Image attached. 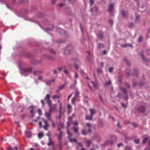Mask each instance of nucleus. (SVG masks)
I'll return each mask as SVG.
<instances>
[{
	"label": "nucleus",
	"instance_id": "obj_52",
	"mask_svg": "<svg viewBox=\"0 0 150 150\" xmlns=\"http://www.w3.org/2000/svg\"><path fill=\"white\" fill-rule=\"evenodd\" d=\"M125 85L126 86V87H127V88H129L130 87L129 85L127 83H125Z\"/></svg>",
	"mask_w": 150,
	"mask_h": 150
},
{
	"label": "nucleus",
	"instance_id": "obj_8",
	"mask_svg": "<svg viewBox=\"0 0 150 150\" xmlns=\"http://www.w3.org/2000/svg\"><path fill=\"white\" fill-rule=\"evenodd\" d=\"M97 36L98 38L102 40L103 37V33L101 31L99 32L98 34H97Z\"/></svg>",
	"mask_w": 150,
	"mask_h": 150
},
{
	"label": "nucleus",
	"instance_id": "obj_4",
	"mask_svg": "<svg viewBox=\"0 0 150 150\" xmlns=\"http://www.w3.org/2000/svg\"><path fill=\"white\" fill-rule=\"evenodd\" d=\"M120 89L122 92L124 94L125 96L123 98L124 99L126 100H127L128 99V96L127 93V91L125 89L123 88H121Z\"/></svg>",
	"mask_w": 150,
	"mask_h": 150
},
{
	"label": "nucleus",
	"instance_id": "obj_63",
	"mask_svg": "<svg viewBox=\"0 0 150 150\" xmlns=\"http://www.w3.org/2000/svg\"><path fill=\"white\" fill-rule=\"evenodd\" d=\"M56 1V0H52V4H54L55 3Z\"/></svg>",
	"mask_w": 150,
	"mask_h": 150
},
{
	"label": "nucleus",
	"instance_id": "obj_48",
	"mask_svg": "<svg viewBox=\"0 0 150 150\" xmlns=\"http://www.w3.org/2000/svg\"><path fill=\"white\" fill-rule=\"evenodd\" d=\"M41 102L43 106H44L45 105V103L44 100L43 99H42L41 100Z\"/></svg>",
	"mask_w": 150,
	"mask_h": 150
},
{
	"label": "nucleus",
	"instance_id": "obj_20",
	"mask_svg": "<svg viewBox=\"0 0 150 150\" xmlns=\"http://www.w3.org/2000/svg\"><path fill=\"white\" fill-rule=\"evenodd\" d=\"M62 132H61L60 134L58 136V139L59 140V142L61 141V139L62 138Z\"/></svg>",
	"mask_w": 150,
	"mask_h": 150
},
{
	"label": "nucleus",
	"instance_id": "obj_14",
	"mask_svg": "<svg viewBox=\"0 0 150 150\" xmlns=\"http://www.w3.org/2000/svg\"><path fill=\"white\" fill-rule=\"evenodd\" d=\"M61 96V94H59V95H53L52 96V98L53 99H59L60 98Z\"/></svg>",
	"mask_w": 150,
	"mask_h": 150
},
{
	"label": "nucleus",
	"instance_id": "obj_26",
	"mask_svg": "<svg viewBox=\"0 0 150 150\" xmlns=\"http://www.w3.org/2000/svg\"><path fill=\"white\" fill-rule=\"evenodd\" d=\"M104 47V45L103 44L99 43L98 45V47L99 48H103Z\"/></svg>",
	"mask_w": 150,
	"mask_h": 150
},
{
	"label": "nucleus",
	"instance_id": "obj_17",
	"mask_svg": "<svg viewBox=\"0 0 150 150\" xmlns=\"http://www.w3.org/2000/svg\"><path fill=\"white\" fill-rule=\"evenodd\" d=\"M110 144L112 145L113 144V142L112 140H108L105 142L104 144L102 145V146H104L105 145H106L107 144Z\"/></svg>",
	"mask_w": 150,
	"mask_h": 150
},
{
	"label": "nucleus",
	"instance_id": "obj_23",
	"mask_svg": "<svg viewBox=\"0 0 150 150\" xmlns=\"http://www.w3.org/2000/svg\"><path fill=\"white\" fill-rule=\"evenodd\" d=\"M74 77L75 78V79L74 80V82L75 83H76V79L77 78L79 77V75L76 72H75V75L74 76Z\"/></svg>",
	"mask_w": 150,
	"mask_h": 150
},
{
	"label": "nucleus",
	"instance_id": "obj_33",
	"mask_svg": "<svg viewBox=\"0 0 150 150\" xmlns=\"http://www.w3.org/2000/svg\"><path fill=\"white\" fill-rule=\"evenodd\" d=\"M122 14L124 16H126L127 14V12L126 11H123L122 12Z\"/></svg>",
	"mask_w": 150,
	"mask_h": 150
},
{
	"label": "nucleus",
	"instance_id": "obj_32",
	"mask_svg": "<svg viewBox=\"0 0 150 150\" xmlns=\"http://www.w3.org/2000/svg\"><path fill=\"white\" fill-rule=\"evenodd\" d=\"M92 83L94 87L95 88H97L98 86V84L97 83H95L93 82H92Z\"/></svg>",
	"mask_w": 150,
	"mask_h": 150
},
{
	"label": "nucleus",
	"instance_id": "obj_6",
	"mask_svg": "<svg viewBox=\"0 0 150 150\" xmlns=\"http://www.w3.org/2000/svg\"><path fill=\"white\" fill-rule=\"evenodd\" d=\"M78 145L79 146V147H77V149L79 150H85V149L83 147V144L81 142H78Z\"/></svg>",
	"mask_w": 150,
	"mask_h": 150
},
{
	"label": "nucleus",
	"instance_id": "obj_57",
	"mask_svg": "<svg viewBox=\"0 0 150 150\" xmlns=\"http://www.w3.org/2000/svg\"><path fill=\"white\" fill-rule=\"evenodd\" d=\"M124 60L126 62V63L128 64H129V62L127 61V60L126 59H124Z\"/></svg>",
	"mask_w": 150,
	"mask_h": 150
},
{
	"label": "nucleus",
	"instance_id": "obj_39",
	"mask_svg": "<svg viewBox=\"0 0 150 150\" xmlns=\"http://www.w3.org/2000/svg\"><path fill=\"white\" fill-rule=\"evenodd\" d=\"M134 141L136 144H138L139 142V140L138 139H135Z\"/></svg>",
	"mask_w": 150,
	"mask_h": 150
},
{
	"label": "nucleus",
	"instance_id": "obj_22",
	"mask_svg": "<svg viewBox=\"0 0 150 150\" xmlns=\"http://www.w3.org/2000/svg\"><path fill=\"white\" fill-rule=\"evenodd\" d=\"M26 135L28 138H30L31 137V133L30 132H26Z\"/></svg>",
	"mask_w": 150,
	"mask_h": 150
},
{
	"label": "nucleus",
	"instance_id": "obj_36",
	"mask_svg": "<svg viewBox=\"0 0 150 150\" xmlns=\"http://www.w3.org/2000/svg\"><path fill=\"white\" fill-rule=\"evenodd\" d=\"M51 121L52 124V127L53 128H54L55 127V124L54 122L52 120H51Z\"/></svg>",
	"mask_w": 150,
	"mask_h": 150
},
{
	"label": "nucleus",
	"instance_id": "obj_58",
	"mask_svg": "<svg viewBox=\"0 0 150 150\" xmlns=\"http://www.w3.org/2000/svg\"><path fill=\"white\" fill-rule=\"evenodd\" d=\"M110 23L112 25L113 24V21L112 20H110L109 21Z\"/></svg>",
	"mask_w": 150,
	"mask_h": 150
},
{
	"label": "nucleus",
	"instance_id": "obj_27",
	"mask_svg": "<svg viewBox=\"0 0 150 150\" xmlns=\"http://www.w3.org/2000/svg\"><path fill=\"white\" fill-rule=\"evenodd\" d=\"M111 83V82L110 81H107L106 83L104 84V86H108L109 85H110Z\"/></svg>",
	"mask_w": 150,
	"mask_h": 150
},
{
	"label": "nucleus",
	"instance_id": "obj_64",
	"mask_svg": "<svg viewBox=\"0 0 150 150\" xmlns=\"http://www.w3.org/2000/svg\"><path fill=\"white\" fill-rule=\"evenodd\" d=\"M126 75L127 77H128L130 76V74L129 72H127L126 73Z\"/></svg>",
	"mask_w": 150,
	"mask_h": 150
},
{
	"label": "nucleus",
	"instance_id": "obj_5",
	"mask_svg": "<svg viewBox=\"0 0 150 150\" xmlns=\"http://www.w3.org/2000/svg\"><path fill=\"white\" fill-rule=\"evenodd\" d=\"M52 103L50 106H49L50 107V111L51 112L52 111H55L57 110V105L56 104H54L52 105Z\"/></svg>",
	"mask_w": 150,
	"mask_h": 150
},
{
	"label": "nucleus",
	"instance_id": "obj_19",
	"mask_svg": "<svg viewBox=\"0 0 150 150\" xmlns=\"http://www.w3.org/2000/svg\"><path fill=\"white\" fill-rule=\"evenodd\" d=\"M72 110L71 106L69 104H68L67 105V110L68 113H70L71 112Z\"/></svg>",
	"mask_w": 150,
	"mask_h": 150
},
{
	"label": "nucleus",
	"instance_id": "obj_45",
	"mask_svg": "<svg viewBox=\"0 0 150 150\" xmlns=\"http://www.w3.org/2000/svg\"><path fill=\"white\" fill-rule=\"evenodd\" d=\"M134 26V24L133 23H130L129 24V27H130V28L133 27Z\"/></svg>",
	"mask_w": 150,
	"mask_h": 150
},
{
	"label": "nucleus",
	"instance_id": "obj_16",
	"mask_svg": "<svg viewBox=\"0 0 150 150\" xmlns=\"http://www.w3.org/2000/svg\"><path fill=\"white\" fill-rule=\"evenodd\" d=\"M108 10L110 12V13H111L113 11V5L112 4H111L109 5Z\"/></svg>",
	"mask_w": 150,
	"mask_h": 150
},
{
	"label": "nucleus",
	"instance_id": "obj_34",
	"mask_svg": "<svg viewBox=\"0 0 150 150\" xmlns=\"http://www.w3.org/2000/svg\"><path fill=\"white\" fill-rule=\"evenodd\" d=\"M82 133L83 135H86L87 134V132L85 129L82 130Z\"/></svg>",
	"mask_w": 150,
	"mask_h": 150
},
{
	"label": "nucleus",
	"instance_id": "obj_24",
	"mask_svg": "<svg viewBox=\"0 0 150 150\" xmlns=\"http://www.w3.org/2000/svg\"><path fill=\"white\" fill-rule=\"evenodd\" d=\"M93 116L91 115L89 116L88 115H86V120H92Z\"/></svg>",
	"mask_w": 150,
	"mask_h": 150
},
{
	"label": "nucleus",
	"instance_id": "obj_61",
	"mask_svg": "<svg viewBox=\"0 0 150 150\" xmlns=\"http://www.w3.org/2000/svg\"><path fill=\"white\" fill-rule=\"evenodd\" d=\"M88 86H89V87L90 90L92 91H93V89L92 88H91V87L89 85H88Z\"/></svg>",
	"mask_w": 150,
	"mask_h": 150
},
{
	"label": "nucleus",
	"instance_id": "obj_3",
	"mask_svg": "<svg viewBox=\"0 0 150 150\" xmlns=\"http://www.w3.org/2000/svg\"><path fill=\"white\" fill-rule=\"evenodd\" d=\"M50 94H48L46 95L44 98L45 101L48 104V106H50L52 103L51 101L50 100Z\"/></svg>",
	"mask_w": 150,
	"mask_h": 150
},
{
	"label": "nucleus",
	"instance_id": "obj_11",
	"mask_svg": "<svg viewBox=\"0 0 150 150\" xmlns=\"http://www.w3.org/2000/svg\"><path fill=\"white\" fill-rule=\"evenodd\" d=\"M29 109L30 110V112L31 113L32 115L31 117H32L34 116L33 115V109L34 107L33 106H31L29 108Z\"/></svg>",
	"mask_w": 150,
	"mask_h": 150
},
{
	"label": "nucleus",
	"instance_id": "obj_60",
	"mask_svg": "<svg viewBox=\"0 0 150 150\" xmlns=\"http://www.w3.org/2000/svg\"><path fill=\"white\" fill-rule=\"evenodd\" d=\"M103 54H106V53H107V52H106V51L105 50H104L103 51Z\"/></svg>",
	"mask_w": 150,
	"mask_h": 150
},
{
	"label": "nucleus",
	"instance_id": "obj_46",
	"mask_svg": "<svg viewBox=\"0 0 150 150\" xmlns=\"http://www.w3.org/2000/svg\"><path fill=\"white\" fill-rule=\"evenodd\" d=\"M38 112L40 115H41L42 114V111L41 109H39L38 110Z\"/></svg>",
	"mask_w": 150,
	"mask_h": 150
},
{
	"label": "nucleus",
	"instance_id": "obj_25",
	"mask_svg": "<svg viewBox=\"0 0 150 150\" xmlns=\"http://www.w3.org/2000/svg\"><path fill=\"white\" fill-rule=\"evenodd\" d=\"M86 143L87 144V146L88 147L91 144L92 142L90 140H86Z\"/></svg>",
	"mask_w": 150,
	"mask_h": 150
},
{
	"label": "nucleus",
	"instance_id": "obj_54",
	"mask_svg": "<svg viewBox=\"0 0 150 150\" xmlns=\"http://www.w3.org/2000/svg\"><path fill=\"white\" fill-rule=\"evenodd\" d=\"M121 105L123 107H124V108H126V107H127V106L124 103H121Z\"/></svg>",
	"mask_w": 150,
	"mask_h": 150
},
{
	"label": "nucleus",
	"instance_id": "obj_47",
	"mask_svg": "<svg viewBox=\"0 0 150 150\" xmlns=\"http://www.w3.org/2000/svg\"><path fill=\"white\" fill-rule=\"evenodd\" d=\"M97 71L99 73H100L102 72V70L98 68L97 69Z\"/></svg>",
	"mask_w": 150,
	"mask_h": 150
},
{
	"label": "nucleus",
	"instance_id": "obj_38",
	"mask_svg": "<svg viewBox=\"0 0 150 150\" xmlns=\"http://www.w3.org/2000/svg\"><path fill=\"white\" fill-rule=\"evenodd\" d=\"M72 124L73 125H76L77 126H78V123L77 121H76L73 122L72 123Z\"/></svg>",
	"mask_w": 150,
	"mask_h": 150
},
{
	"label": "nucleus",
	"instance_id": "obj_7",
	"mask_svg": "<svg viewBox=\"0 0 150 150\" xmlns=\"http://www.w3.org/2000/svg\"><path fill=\"white\" fill-rule=\"evenodd\" d=\"M79 93L78 91H76L74 97L72 99V103H73L74 102L76 98L78 97L79 96Z\"/></svg>",
	"mask_w": 150,
	"mask_h": 150
},
{
	"label": "nucleus",
	"instance_id": "obj_1",
	"mask_svg": "<svg viewBox=\"0 0 150 150\" xmlns=\"http://www.w3.org/2000/svg\"><path fill=\"white\" fill-rule=\"evenodd\" d=\"M42 121L45 123V125L44 126H42V122H39V125L40 127L41 128L43 127L45 130H48L49 125L47 121L43 118H42Z\"/></svg>",
	"mask_w": 150,
	"mask_h": 150
},
{
	"label": "nucleus",
	"instance_id": "obj_15",
	"mask_svg": "<svg viewBox=\"0 0 150 150\" xmlns=\"http://www.w3.org/2000/svg\"><path fill=\"white\" fill-rule=\"evenodd\" d=\"M86 126L88 127V131L90 132H91V124L89 123H86Z\"/></svg>",
	"mask_w": 150,
	"mask_h": 150
},
{
	"label": "nucleus",
	"instance_id": "obj_40",
	"mask_svg": "<svg viewBox=\"0 0 150 150\" xmlns=\"http://www.w3.org/2000/svg\"><path fill=\"white\" fill-rule=\"evenodd\" d=\"M64 69V73L67 74V75H68V72L67 70L65 68L63 69Z\"/></svg>",
	"mask_w": 150,
	"mask_h": 150
},
{
	"label": "nucleus",
	"instance_id": "obj_12",
	"mask_svg": "<svg viewBox=\"0 0 150 150\" xmlns=\"http://www.w3.org/2000/svg\"><path fill=\"white\" fill-rule=\"evenodd\" d=\"M89 110L91 113V115L92 116L96 113V110L94 109H90Z\"/></svg>",
	"mask_w": 150,
	"mask_h": 150
},
{
	"label": "nucleus",
	"instance_id": "obj_42",
	"mask_svg": "<svg viewBox=\"0 0 150 150\" xmlns=\"http://www.w3.org/2000/svg\"><path fill=\"white\" fill-rule=\"evenodd\" d=\"M62 104L61 103H60V107H59V109H60V111H59V113H61V109H62Z\"/></svg>",
	"mask_w": 150,
	"mask_h": 150
},
{
	"label": "nucleus",
	"instance_id": "obj_29",
	"mask_svg": "<svg viewBox=\"0 0 150 150\" xmlns=\"http://www.w3.org/2000/svg\"><path fill=\"white\" fill-rule=\"evenodd\" d=\"M24 70L26 72H30L31 71L32 69L31 68H28L25 69Z\"/></svg>",
	"mask_w": 150,
	"mask_h": 150
},
{
	"label": "nucleus",
	"instance_id": "obj_10",
	"mask_svg": "<svg viewBox=\"0 0 150 150\" xmlns=\"http://www.w3.org/2000/svg\"><path fill=\"white\" fill-rule=\"evenodd\" d=\"M138 110L139 112H143L145 111V108L144 106H141L138 108Z\"/></svg>",
	"mask_w": 150,
	"mask_h": 150
},
{
	"label": "nucleus",
	"instance_id": "obj_9",
	"mask_svg": "<svg viewBox=\"0 0 150 150\" xmlns=\"http://www.w3.org/2000/svg\"><path fill=\"white\" fill-rule=\"evenodd\" d=\"M51 113L52 112L50 111L49 113H47V112L45 113V115L46 117L48 118L49 120H51Z\"/></svg>",
	"mask_w": 150,
	"mask_h": 150
},
{
	"label": "nucleus",
	"instance_id": "obj_31",
	"mask_svg": "<svg viewBox=\"0 0 150 150\" xmlns=\"http://www.w3.org/2000/svg\"><path fill=\"white\" fill-rule=\"evenodd\" d=\"M65 86V84H64V85H62L61 86H59L58 87L59 90H61L62 89L64 88Z\"/></svg>",
	"mask_w": 150,
	"mask_h": 150
},
{
	"label": "nucleus",
	"instance_id": "obj_62",
	"mask_svg": "<svg viewBox=\"0 0 150 150\" xmlns=\"http://www.w3.org/2000/svg\"><path fill=\"white\" fill-rule=\"evenodd\" d=\"M132 125L134 127H136L137 126V125L134 123H133Z\"/></svg>",
	"mask_w": 150,
	"mask_h": 150
},
{
	"label": "nucleus",
	"instance_id": "obj_13",
	"mask_svg": "<svg viewBox=\"0 0 150 150\" xmlns=\"http://www.w3.org/2000/svg\"><path fill=\"white\" fill-rule=\"evenodd\" d=\"M74 133H76L77 134H79L78 131L79 130V127H78L74 126L72 127Z\"/></svg>",
	"mask_w": 150,
	"mask_h": 150
},
{
	"label": "nucleus",
	"instance_id": "obj_2",
	"mask_svg": "<svg viewBox=\"0 0 150 150\" xmlns=\"http://www.w3.org/2000/svg\"><path fill=\"white\" fill-rule=\"evenodd\" d=\"M68 128L69 127L67 126ZM67 133L68 134V138L69 139V140L71 142H77V140L74 138L72 139L71 138L72 136V134L70 133V131L68 128L67 131Z\"/></svg>",
	"mask_w": 150,
	"mask_h": 150
},
{
	"label": "nucleus",
	"instance_id": "obj_21",
	"mask_svg": "<svg viewBox=\"0 0 150 150\" xmlns=\"http://www.w3.org/2000/svg\"><path fill=\"white\" fill-rule=\"evenodd\" d=\"M49 142L47 143V145L48 146H50L51 145H52L53 144L54 142L51 140V139L50 137H49Z\"/></svg>",
	"mask_w": 150,
	"mask_h": 150
},
{
	"label": "nucleus",
	"instance_id": "obj_53",
	"mask_svg": "<svg viewBox=\"0 0 150 150\" xmlns=\"http://www.w3.org/2000/svg\"><path fill=\"white\" fill-rule=\"evenodd\" d=\"M61 117V113H60V114L58 116L56 117L57 119H60Z\"/></svg>",
	"mask_w": 150,
	"mask_h": 150
},
{
	"label": "nucleus",
	"instance_id": "obj_28",
	"mask_svg": "<svg viewBox=\"0 0 150 150\" xmlns=\"http://www.w3.org/2000/svg\"><path fill=\"white\" fill-rule=\"evenodd\" d=\"M59 29V33L60 34H62L65 33V31L64 30L60 28Z\"/></svg>",
	"mask_w": 150,
	"mask_h": 150
},
{
	"label": "nucleus",
	"instance_id": "obj_50",
	"mask_svg": "<svg viewBox=\"0 0 150 150\" xmlns=\"http://www.w3.org/2000/svg\"><path fill=\"white\" fill-rule=\"evenodd\" d=\"M142 38L141 37L139 38L138 39V41L139 42H141L142 41Z\"/></svg>",
	"mask_w": 150,
	"mask_h": 150
},
{
	"label": "nucleus",
	"instance_id": "obj_49",
	"mask_svg": "<svg viewBox=\"0 0 150 150\" xmlns=\"http://www.w3.org/2000/svg\"><path fill=\"white\" fill-rule=\"evenodd\" d=\"M131 148L129 146H126L125 148V150H130Z\"/></svg>",
	"mask_w": 150,
	"mask_h": 150
},
{
	"label": "nucleus",
	"instance_id": "obj_35",
	"mask_svg": "<svg viewBox=\"0 0 150 150\" xmlns=\"http://www.w3.org/2000/svg\"><path fill=\"white\" fill-rule=\"evenodd\" d=\"M59 148L60 149H61L62 148V141H60V142H59Z\"/></svg>",
	"mask_w": 150,
	"mask_h": 150
},
{
	"label": "nucleus",
	"instance_id": "obj_43",
	"mask_svg": "<svg viewBox=\"0 0 150 150\" xmlns=\"http://www.w3.org/2000/svg\"><path fill=\"white\" fill-rule=\"evenodd\" d=\"M113 68L112 67H110L109 68L108 70L110 72H111L113 70Z\"/></svg>",
	"mask_w": 150,
	"mask_h": 150
},
{
	"label": "nucleus",
	"instance_id": "obj_55",
	"mask_svg": "<svg viewBox=\"0 0 150 150\" xmlns=\"http://www.w3.org/2000/svg\"><path fill=\"white\" fill-rule=\"evenodd\" d=\"M64 5V4H63L62 3L58 4V6L60 7H62Z\"/></svg>",
	"mask_w": 150,
	"mask_h": 150
},
{
	"label": "nucleus",
	"instance_id": "obj_18",
	"mask_svg": "<svg viewBox=\"0 0 150 150\" xmlns=\"http://www.w3.org/2000/svg\"><path fill=\"white\" fill-rule=\"evenodd\" d=\"M55 79H53L50 81H46V84L47 85H50L52 83L54 82L55 81Z\"/></svg>",
	"mask_w": 150,
	"mask_h": 150
},
{
	"label": "nucleus",
	"instance_id": "obj_37",
	"mask_svg": "<svg viewBox=\"0 0 150 150\" xmlns=\"http://www.w3.org/2000/svg\"><path fill=\"white\" fill-rule=\"evenodd\" d=\"M148 138L146 137H145L144 139L142 140V142L145 143L147 140Z\"/></svg>",
	"mask_w": 150,
	"mask_h": 150
},
{
	"label": "nucleus",
	"instance_id": "obj_30",
	"mask_svg": "<svg viewBox=\"0 0 150 150\" xmlns=\"http://www.w3.org/2000/svg\"><path fill=\"white\" fill-rule=\"evenodd\" d=\"M44 136V134H43L42 133H39L38 134V137L39 138H41L42 137H43Z\"/></svg>",
	"mask_w": 150,
	"mask_h": 150
},
{
	"label": "nucleus",
	"instance_id": "obj_41",
	"mask_svg": "<svg viewBox=\"0 0 150 150\" xmlns=\"http://www.w3.org/2000/svg\"><path fill=\"white\" fill-rule=\"evenodd\" d=\"M93 147L95 149H98V146L96 144H94L93 146Z\"/></svg>",
	"mask_w": 150,
	"mask_h": 150
},
{
	"label": "nucleus",
	"instance_id": "obj_59",
	"mask_svg": "<svg viewBox=\"0 0 150 150\" xmlns=\"http://www.w3.org/2000/svg\"><path fill=\"white\" fill-rule=\"evenodd\" d=\"M147 53L148 54H150V49L147 50Z\"/></svg>",
	"mask_w": 150,
	"mask_h": 150
},
{
	"label": "nucleus",
	"instance_id": "obj_51",
	"mask_svg": "<svg viewBox=\"0 0 150 150\" xmlns=\"http://www.w3.org/2000/svg\"><path fill=\"white\" fill-rule=\"evenodd\" d=\"M59 126L60 127H64V125L62 123H60L59 125Z\"/></svg>",
	"mask_w": 150,
	"mask_h": 150
},
{
	"label": "nucleus",
	"instance_id": "obj_56",
	"mask_svg": "<svg viewBox=\"0 0 150 150\" xmlns=\"http://www.w3.org/2000/svg\"><path fill=\"white\" fill-rule=\"evenodd\" d=\"M123 145L122 143H119L118 144L117 146L118 147H120L121 146H122Z\"/></svg>",
	"mask_w": 150,
	"mask_h": 150
},
{
	"label": "nucleus",
	"instance_id": "obj_44",
	"mask_svg": "<svg viewBox=\"0 0 150 150\" xmlns=\"http://www.w3.org/2000/svg\"><path fill=\"white\" fill-rule=\"evenodd\" d=\"M140 18V16H137L136 17V21L137 22Z\"/></svg>",
	"mask_w": 150,
	"mask_h": 150
}]
</instances>
